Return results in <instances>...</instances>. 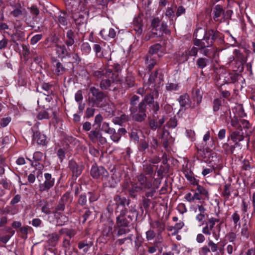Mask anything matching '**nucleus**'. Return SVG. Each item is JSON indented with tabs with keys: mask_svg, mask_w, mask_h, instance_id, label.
I'll return each instance as SVG.
<instances>
[{
	"mask_svg": "<svg viewBox=\"0 0 255 255\" xmlns=\"http://www.w3.org/2000/svg\"><path fill=\"white\" fill-rule=\"evenodd\" d=\"M42 89L47 93H43L44 95H54L53 91L52 89V85L47 83H43L41 85Z\"/></svg>",
	"mask_w": 255,
	"mask_h": 255,
	"instance_id": "a18cd8bd",
	"label": "nucleus"
},
{
	"mask_svg": "<svg viewBox=\"0 0 255 255\" xmlns=\"http://www.w3.org/2000/svg\"><path fill=\"white\" fill-rule=\"evenodd\" d=\"M206 34H207V30H206L203 28H199L196 29L194 33V36L196 38L203 39L205 41V37H206Z\"/></svg>",
	"mask_w": 255,
	"mask_h": 255,
	"instance_id": "2f4dec72",
	"label": "nucleus"
},
{
	"mask_svg": "<svg viewBox=\"0 0 255 255\" xmlns=\"http://www.w3.org/2000/svg\"><path fill=\"white\" fill-rule=\"evenodd\" d=\"M125 210H122L120 214L116 218V225L117 227H125L128 228L129 224L132 221V216L126 214Z\"/></svg>",
	"mask_w": 255,
	"mask_h": 255,
	"instance_id": "423d86ee",
	"label": "nucleus"
},
{
	"mask_svg": "<svg viewBox=\"0 0 255 255\" xmlns=\"http://www.w3.org/2000/svg\"><path fill=\"white\" fill-rule=\"evenodd\" d=\"M72 200V198L71 197L69 193L67 192L63 194L59 200L57 205L55 206V211L56 212L58 211H63L65 210L66 204L69 200L71 202Z\"/></svg>",
	"mask_w": 255,
	"mask_h": 255,
	"instance_id": "4468645a",
	"label": "nucleus"
},
{
	"mask_svg": "<svg viewBox=\"0 0 255 255\" xmlns=\"http://www.w3.org/2000/svg\"><path fill=\"white\" fill-rule=\"evenodd\" d=\"M48 243L51 246H55L59 240L60 237L56 233H52L48 235Z\"/></svg>",
	"mask_w": 255,
	"mask_h": 255,
	"instance_id": "473e14b6",
	"label": "nucleus"
},
{
	"mask_svg": "<svg viewBox=\"0 0 255 255\" xmlns=\"http://www.w3.org/2000/svg\"><path fill=\"white\" fill-rule=\"evenodd\" d=\"M208 246L210 249L211 252L214 253L215 255H219V253L217 252L219 250L220 252L222 251V248H219L218 244L215 243L210 238L208 239Z\"/></svg>",
	"mask_w": 255,
	"mask_h": 255,
	"instance_id": "cd10ccee",
	"label": "nucleus"
},
{
	"mask_svg": "<svg viewBox=\"0 0 255 255\" xmlns=\"http://www.w3.org/2000/svg\"><path fill=\"white\" fill-rule=\"evenodd\" d=\"M151 228H157L159 233H161L165 229V224L160 222L159 220H156L154 222L150 223Z\"/></svg>",
	"mask_w": 255,
	"mask_h": 255,
	"instance_id": "4c0bfd02",
	"label": "nucleus"
},
{
	"mask_svg": "<svg viewBox=\"0 0 255 255\" xmlns=\"http://www.w3.org/2000/svg\"><path fill=\"white\" fill-rule=\"evenodd\" d=\"M161 184V179H154L153 183H152V187L151 190L145 193V196L147 198L152 197L156 192V190L158 189Z\"/></svg>",
	"mask_w": 255,
	"mask_h": 255,
	"instance_id": "5701e85b",
	"label": "nucleus"
},
{
	"mask_svg": "<svg viewBox=\"0 0 255 255\" xmlns=\"http://www.w3.org/2000/svg\"><path fill=\"white\" fill-rule=\"evenodd\" d=\"M111 75H113V71L110 69H106L102 71H95L92 73V75L97 79L112 77Z\"/></svg>",
	"mask_w": 255,
	"mask_h": 255,
	"instance_id": "aec40b11",
	"label": "nucleus"
},
{
	"mask_svg": "<svg viewBox=\"0 0 255 255\" xmlns=\"http://www.w3.org/2000/svg\"><path fill=\"white\" fill-rule=\"evenodd\" d=\"M231 126L237 129L241 128V126L239 123V120L237 117H234V118H231Z\"/></svg>",
	"mask_w": 255,
	"mask_h": 255,
	"instance_id": "69168bd1",
	"label": "nucleus"
},
{
	"mask_svg": "<svg viewBox=\"0 0 255 255\" xmlns=\"http://www.w3.org/2000/svg\"><path fill=\"white\" fill-rule=\"evenodd\" d=\"M189 56L186 50L184 51H179L176 55V59L178 62L184 63L188 59Z\"/></svg>",
	"mask_w": 255,
	"mask_h": 255,
	"instance_id": "c85d7f7f",
	"label": "nucleus"
},
{
	"mask_svg": "<svg viewBox=\"0 0 255 255\" xmlns=\"http://www.w3.org/2000/svg\"><path fill=\"white\" fill-rule=\"evenodd\" d=\"M151 33L155 37H160L163 34H169L170 30L165 22H161L158 17L153 18L151 22Z\"/></svg>",
	"mask_w": 255,
	"mask_h": 255,
	"instance_id": "f257e3e1",
	"label": "nucleus"
},
{
	"mask_svg": "<svg viewBox=\"0 0 255 255\" xmlns=\"http://www.w3.org/2000/svg\"><path fill=\"white\" fill-rule=\"evenodd\" d=\"M67 39L65 43L67 46H72L75 42V34L72 30H69L66 33Z\"/></svg>",
	"mask_w": 255,
	"mask_h": 255,
	"instance_id": "c756f323",
	"label": "nucleus"
},
{
	"mask_svg": "<svg viewBox=\"0 0 255 255\" xmlns=\"http://www.w3.org/2000/svg\"><path fill=\"white\" fill-rule=\"evenodd\" d=\"M158 95V89L152 86L146 94L144 99L140 102H143L144 104H146L147 103L154 102V98H156Z\"/></svg>",
	"mask_w": 255,
	"mask_h": 255,
	"instance_id": "f3484780",
	"label": "nucleus"
},
{
	"mask_svg": "<svg viewBox=\"0 0 255 255\" xmlns=\"http://www.w3.org/2000/svg\"><path fill=\"white\" fill-rule=\"evenodd\" d=\"M161 48V45L158 43L151 46L148 50V54L147 55L152 56V55L157 53Z\"/></svg>",
	"mask_w": 255,
	"mask_h": 255,
	"instance_id": "c03bdc74",
	"label": "nucleus"
},
{
	"mask_svg": "<svg viewBox=\"0 0 255 255\" xmlns=\"http://www.w3.org/2000/svg\"><path fill=\"white\" fill-rule=\"evenodd\" d=\"M213 171L215 173H216V168L213 165H209L208 167L203 168V170L202 172V174L204 176H205Z\"/></svg>",
	"mask_w": 255,
	"mask_h": 255,
	"instance_id": "680f3d73",
	"label": "nucleus"
},
{
	"mask_svg": "<svg viewBox=\"0 0 255 255\" xmlns=\"http://www.w3.org/2000/svg\"><path fill=\"white\" fill-rule=\"evenodd\" d=\"M145 63L149 71L152 69L156 64V60L150 55H147L145 58Z\"/></svg>",
	"mask_w": 255,
	"mask_h": 255,
	"instance_id": "72a5a7b5",
	"label": "nucleus"
},
{
	"mask_svg": "<svg viewBox=\"0 0 255 255\" xmlns=\"http://www.w3.org/2000/svg\"><path fill=\"white\" fill-rule=\"evenodd\" d=\"M231 219L233 221L234 224L235 226H237L238 225L240 226V216L237 211H236L231 216Z\"/></svg>",
	"mask_w": 255,
	"mask_h": 255,
	"instance_id": "052dcab7",
	"label": "nucleus"
},
{
	"mask_svg": "<svg viewBox=\"0 0 255 255\" xmlns=\"http://www.w3.org/2000/svg\"><path fill=\"white\" fill-rule=\"evenodd\" d=\"M137 147L140 152L145 153L146 150L149 147L148 141L145 139H140Z\"/></svg>",
	"mask_w": 255,
	"mask_h": 255,
	"instance_id": "f704fd0d",
	"label": "nucleus"
},
{
	"mask_svg": "<svg viewBox=\"0 0 255 255\" xmlns=\"http://www.w3.org/2000/svg\"><path fill=\"white\" fill-rule=\"evenodd\" d=\"M130 116L132 119L137 122H142L146 119V104L143 102H140L136 108L130 109Z\"/></svg>",
	"mask_w": 255,
	"mask_h": 255,
	"instance_id": "f03ea898",
	"label": "nucleus"
},
{
	"mask_svg": "<svg viewBox=\"0 0 255 255\" xmlns=\"http://www.w3.org/2000/svg\"><path fill=\"white\" fill-rule=\"evenodd\" d=\"M68 167L72 172L73 176H75L76 178L81 174L83 169L82 165H78L73 160H71L69 161Z\"/></svg>",
	"mask_w": 255,
	"mask_h": 255,
	"instance_id": "a211bd4d",
	"label": "nucleus"
},
{
	"mask_svg": "<svg viewBox=\"0 0 255 255\" xmlns=\"http://www.w3.org/2000/svg\"><path fill=\"white\" fill-rule=\"evenodd\" d=\"M48 111L49 110L44 109V111L39 112L37 116V119L39 120H42L43 119H48L50 118L51 116H50Z\"/></svg>",
	"mask_w": 255,
	"mask_h": 255,
	"instance_id": "de8ad7c7",
	"label": "nucleus"
},
{
	"mask_svg": "<svg viewBox=\"0 0 255 255\" xmlns=\"http://www.w3.org/2000/svg\"><path fill=\"white\" fill-rule=\"evenodd\" d=\"M139 101V97L135 95H133L131 96V97L129 99V111H130V109L131 108H136L137 107L136 106V105Z\"/></svg>",
	"mask_w": 255,
	"mask_h": 255,
	"instance_id": "37998d69",
	"label": "nucleus"
},
{
	"mask_svg": "<svg viewBox=\"0 0 255 255\" xmlns=\"http://www.w3.org/2000/svg\"><path fill=\"white\" fill-rule=\"evenodd\" d=\"M201 53L208 58H214L217 53V48L213 47L212 45H208L207 43L205 44V47L201 48Z\"/></svg>",
	"mask_w": 255,
	"mask_h": 255,
	"instance_id": "dca6fc26",
	"label": "nucleus"
},
{
	"mask_svg": "<svg viewBox=\"0 0 255 255\" xmlns=\"http://www.w3.org/2000/svg\"><path fill=\"white\" fill-rule=\"evenodd\" d=\"M192 99L193 101L190 102V107L191 110L195 109L197 114L200 112L199 107L202 100V94L199 89H196L192 91Z\"/></svg>",
	"mask_w": 255,
	"mask_h": 255,
	"instance_id": "20e7f679",
	"label": "nucleus"
},
{
	"mask_svg": "<svg viewBox=\"0 0 255 255\" xmlns=\"http://www.w3.org/2000/svg\"><path fill=\"white\" fill-rule=\"evenodd\" d=\"M102 182L104 186L111 188L115 187L117 184L116 181L111 179V177L109 176L108 173H107V175H106L105 180L103 179Z\"/></svg>",
	"mask_w": 255,
	"mask_h": 255,
	"instance_id": "c9c22d12",
	"label": "nucleus"
},
{
	"mask_svg": "<svg viewBox=\"0 0 255 255\" xmlns=\"http://www.w3.org/2000/svg\"><path fill=\"white\" fill-rule=\"evenodd\" d=\"M142 189L141 188L140 185L138 186L136 183H132L131 184V187L129 190V192L130 195H132L135 192H138L141 191Z\"/></svg>",
	"mask_w": 255,
	"mask_h": 255,
	"instance_id": "338daca9",
	"label": "nucleus"
},
{
	"mask_svg": "<svg viewBox=\"0 0 255 255\" xmlns=\"http://www.w3.org/2000/svg\"><path fill=\"white\" fill-rule=\"evenodd\" d=\"M113 227L112 225L108 224H105L102 232L101 238L104 239L105 242L109 241L111 237L113 236Z\"/></svg>",
	"mask_w": 255,
	"mask_h": 255,
	"instance_id": "412c9836",
	"label": "nucleus"
},
{
	"mask_svg": "<svg viewBox=\"0 0 255 255\" xmlns=\"http://www.w3.org/2000/svg\"><path fill=\"white\" fill-rule=\"evenodd\" d=\"M222 101L221 98H217L213 101V109L214 112H217L219 110L222 104Z\"/></svg>",
	"mask_w": 255,
	"mask_h": 255,
	"instance_id": "864d4df0",
	"label": "nucleus"
},
{
	"mask_svg": "<svg viewBox=\"0 0 255 255\" xmlns=\"http://www.w3.org/2000/svg\"><path fill=\"white\" fill-rule=\"evenodd\" d=\"M149 143V147H150V149L155 150L158 146V142L157 139L154 137H152L151 139L148 140Z\"/></svg>",
	"mask_w": 255,
	"mask_h": 255,
	"instance_id": "5fc2aeb1",
	"label": "nucleus"
},
{
	"mask_svg": "<svg viewBox=\"0 0 255 255\" xmlns=\"http://www.w3.org/2000/svg\"><path fill=\"white\" fill-rule=\"evenodd\" d=\"M129 117L128 115L125 114L121 115L120 117H115L113 119V122L116 124L121 126H123L124 123L128 121Z\"/></svg>",
	"mask_w": 255,
	"mask_h": 255,
	"instance_id": "a878e982",
	"label": "nucleus"
},
{
	"mask_svg": "<svg viewBox=\"0 0 255 255\" xmlns=\"http://www.w3.org/2000/svg\"><path fill=\"white\" fill-rule=\"evenodd\" d=\"M71 243L70 239L64 238L62 242V247L64 249V251L66 252L70 249Z\"/></svg>",
	"mask_w": 255,
	"mask_h": 255,
	"instance_id": "774afa93",
	"label": "nucleus"
},
{
	"mask_svg": "<svg viewBox=\"0 0 255 255\" xmlns=\"http://www.w3.org/2000/svg\"><path fill=\"white\" fill-rule=\"evenodd\" d=\"M179 87L177 83H167L166 84L165 89L168 91H177Z\"/></svg>",
	"mask_w": 255,
	"mask_h": 255,
	"instance_id": "3c124183",
	"label": "nucleus"
},
{
	"mask_svg": "<svg viewBox=\"0 0 255 255\" xmlns=\"http://www.w3.org/2000/svg\"><path fill=\"white\" fill-rule=\"evenodd\" d=\"M216 40H222V34L218 31L213 29L207 30V34L205 37V42L208 45H213L214 42Z\"/></svg>",
	"mask_w": 255,
	"mask_h": 255,
	"instance_id": "1a4fd4ad",
	"label": "nucleus"
},
{
	"mask_svg": "<svg viewBox=\"0 0 255 255\" xmlns=\"http://www.w3.org/2000/svg\"><path fill=\"white\" fill-rule=\"evenodd\" d=\"M208 216L207 214H197L196 216V220L200 224V226L203 225L206 222V218Z\"/></svg>",
	"mask_w": 255,
	"mask_h": 255,
	"instance_id": "09e8293b",
	"label": "nucleus"
},
{
	"mask_svg": "<svg viewBox=\"0 0 255 255\" xmlns=\"http://www.w3.org/2000/svg\"><path fill=\"white\" fill-rule=\"evenodd\" d=\"M137 180L140 185L142 190L147 192V190H151L152 187V181L148 179L144 173H140L137 176Z\"/></svg>",
	"mask_w": 255,
	"mask_h": 255,
	"instance_id": "f8f14e48",
	"label": "nucleus"
},
{
	"mask_svg": "<svg viewBox=\"0 0 255 255\" xmlns=\"http://www.w3.org/2000/svg\"><path fill=\"white\" fill-rule=\"evenodd\" d=\"M197 188L196 190L201 195H203L207 198H209V193L208 191L202 186H201L197 183L196 185Z\"/></svg>",
	"mask_w": 255,
	"mask_h": 255,
	"instance_id": "6e6d98bb",
	"label": "nucleus"
},
{
	"mask_svg": "<svg viewBox=\"0 0 255 255\" xmlns=\"http://www.w3.org/2000/svg\"><path fill=\"white\" fill-rule=\"evenodd\" d=\"M44 177L45 179L44 182L39 185V191L40 192L48 191L54 185L55 179L52 177L51 174L48 173H44Z\"/></svg>",
	"mask_w": 255,
	"mask_h": 255,
	"instance_id": "0eeeda50",
	"label": "nucleus"
},
{
	"mask_svg": "<svg viewBox=\"0 0 255 255\" xmlns=\"http://www.w3.org/2000/svg\"><path fill=\"white\" fill-rule=\"evenodd\" d=\"M179 102L182 107L186 108L187 106L190 107V102H189V96L186 94L180 96Z\"/></svg>",
	"mask_w": 255,
	"mask_h": 255,
	"instance_id": "e433bc0d",
	"label": "nucleus"
},
{
	"mask_svg": "<svg viewBox=\"0 0 255 255\" xmlns=\"http://www.w3.org/2000/svg\"><path fill=\"white\" fill-rule=\"evenodd\" d=\"M148 105L150 108V110L153 112V117L155 118V115L157 114V112L159 110V104L157 102H152L151 103H149L146 104V105Z\"/></svg>",
	"mask_w": 255,
	"mask_h": 255,
	"instance_id": "49530a36",
	"label": "nucleus"
},
{
	"mask_svg": "<svg viewBox=\"0 0 255 255\" xmlns=\"http://www.w3.org/2000/svg\"><path fill=\"white\" fill-rule=\"evenodd\" d=\"M112 77L106 78L101 80L100 83V87L101 90H111L110 88L114 86L116 81H120L119 79L117 80L118 74H116L113 72L111 75Z\"/></svg>",
	"mask_w": 255,
	"mask_h": 255,
	"instance_id": "9d476101",
	"label": "nucleus"
},
{
	"mask_svg": "<svg viewBox=\"0 0 255 255\" xmlns=\"http://www.w3.org/2000/svg\"><path fill=\"white\" fill-rule=\"evenodd\" d=\"M117 230H115V235L118 238L130 232L129 229L127 227H117Z\"/></svg>",
	"mask_w": 255,
	"mask_h": 255,
	"instance_id": "ea45409f",
	"label": "nucleus"
},
{
	"mask_svg": "<svg viewBox=\"0 0 255 255\" xmlns=\"http://www.w3.org/2000/svg\"><path fill=\"white\" fill-rule=\"evenodd\" d=\"M90 92L92 94L90 98L91 102L97 107H102V103L106 97V94L95 87H90Z\"/></svg>",
	"mask_w": 255,
	"mask_h": 255,
	"instance_id": "7ed1b4c3",
	"label": "nucleus"
},
{
	"mask_svg": "<svg viewBox=\"0 0 255 255\" xmlns=\"http://www.w3.org/2000/svg\"><path fill=\"white\" fill-rule=\"evenodd\" d=\"M177 125V120L175 117L171 118L167 122L165 126H167L169 128H175Z\"/></svg>",
	"mask_w": 255,
	"mask_h": 255,
	"instance_id": "bf43d9fd",
	"label": "nucleus"
},
{
	"mask_svg": "<svg viewBox=\"0 0 255 255\" xmlns=\"http://www.w3.org/2000/svg\"><path fill=\"white\" fill-rule=\"evenodd\" d=\"M115 201H116V204H117L118 207L120 205L124 206L126 202V199L124 197L122 198L119 195H116L115 196Z\"/></svg>",
	"mask_w": 255,
	"mask_h": 255,
	"instance_id": "0e129e2a",
	"label": "nucleus"
},
{
	"mask_svg": "<svg viewBox=\"0 0 255 255\" xmlns=\"http://www.w3.org/2000/svg\"><path fill=\"white\" fill-rule=\"evenodd\" d=\"M150 87L148 85V84H146L144 85V86L142 88H139L137 90V93L143 96L144 95H146Z\"/></svg>",
	"mask_w": 255,
	"mask_h": 255,
	"instance_id": "e2e57ef3",
	"label": "nucleus"
},
{
	"mask_svg": "<svg viewBox=\"0 0 255 255\" xmlns=\"http://www.w3.org/2000/svg\"><path fill=\"white\" fill-rule=\"evenodd\" d=\"M251 133V130H246L244 132L243 128H239L235 131H231L230 137L233 141H241L243 140L245 137L250 136Z\"/></svg>",
	"mask_w": 255,
	"mask_h": 255,
	"instance_id": "9b49d317",
	"label": "nucleus"
},
{
	"mask_svg": "<svg viewBox=\"0 0 255 255\" xmlns=\"http://www.w3.org/2000/svg\"><path fill=\"white\" fill-rule=\"evenodd\" d=\"M142 20L140 16L135 17L133 20V29L137 34H140L142 31Z\"/></svg>",
	"mask_w": 255,
	"mask_h": 255,
	"instance_id": "4be33fe9",
	"label": "nucleus"
},
{
	"mask_svg": "<svg viewBox=\"0 0 255 255\" xmlns=\"http://www.w3.org/2000/svg\"><path fill=\"white\" fill-rule=\"evenodd\" d=\"M250 226L245 223L243 225L241 229V235L246 238H248L250 235L249 228Z\"/></svg>",
	"mask_w": 255,
	"mask_h": 255,
	"instance_id": "603ef678",
	"label": "nucleus"
},
{
	"mask_svg": "<svg viewBox=\"0 0 255 255\" xmlns=\"http://www.w3.org/2000/svg\"><path fill=\"white\" fill-rule=\"evenodd\" d=\"M37 127L34 126L32 128L33 132V140L36 141L37 144L44 145L46 144V136L41 134L37 129Z\"/></svg>",
	"mask_w": 255,
	"mask_h": 255,
	"instance_id": "2eb2a0df",
	"label": "nucleus"
},
{
	"mask_svg": "<svg viewBox=\"0 0 255 255\" xmlns=\"http://www.w3.org/2000/svg\"><path fill=\"white\" fill-rule=\"evenodd\" d=\"M183 173L186 179L190 182V183L193 185H197L198 181L194 177L193 173L188 169H183Z\"/></svg>",
	"mask_w": 255,
	"mask_h": 255,
	"instance_id": "393cba45",
	"label": "nucleus"
},
{
	"mask_svg": "<svg viewBox=\"0 0 255 255\" xmlns=\"http://www.w3.org/2000/svg\"><path fill=\"white\" fill-rule=\"evenodd\" d=\"M163 81V77L162 74L159 73L158 71H156L150 75L147 84H148L150 87L153 86L154 88L155 87L156 89H158L160 87Z\"/></svg>",
	"mask_w": 255,
	"mask_h": 255,
	"instance_id": "6e6552de",
	"label": "nucleus"
},
{
	"mask_svg": "<svg viewBox=\"0 0 255 255\" xmlns=\"http://www.w3.org/2000/svg\"><path fill=\"white\" fill-rule=\"evenodd\" d=\"M37 103L39 107H42V108L44 109H46V110H49V111H51L52 114H51V116H50L51 117L53 116V119L55 120L57 119L58 113L55 108H50V106H48V105H43V106L39 104V101H37Z\"/></svg>",
	"mask_w": 255,
	"mask_h": 255,
	"instance_id": "79ce46f5",
	"label": "nucleus"
},
{
	"mask_svg": "<svg viewBox=\"0 0 255 255\" xmlns=\"http://www.w3.org/2000/svg\"><path fill=\"white\" fill-rule=\"evenodd\" d=\"M87 202V198L85 194H81L78 200V205L81 206H85L86 205Z\"/></svg>",
	"mask_w": 255,
	"mask_h": 255,
	"instance_id": "13d9d810",
	"label": "nucleus"
},
{
	"mask_svg": "<svg viewBox=\"0 0 255 255\" xmlns=\"http://www.w3.org/2000/svg\"><path fill=\"white\" fill-rule=\"evenodd\" d=\"M107 173V170L102 166H98L96 164L92 166L90 174L94 179H100L102 181L103 179L105 180Z\"/></svg>",
	"mask_w": 255,
	"mask_h": 255,
	"instance_id": "39448f33",
	"label": "nucleus"
},
{
	"mask_svg": "<svg viewBox=\"0 0 255 255\" xmlns=\"http://www.w3.org/2000/svg\"><path fill=\"white\" fill-rule=\"evenodd\" d=\"M55 50L58 55V57L60 58L65 57L68 53L66 47L64 45H56Z\"/></svg>",
	"mask_w": 255,
	"mask_h": 255,
	"instance_id": "7c9ffc66",
	"label": "nucleus"
},
{
	"mask_svg": "<svg viewBox=\"0 0 255 255\" xmlns=\"http://www.w3.org/2000/svg\"><path fill=\"white\" fill-rule=\"evenodd\" d=\"M93 243L91 241L87 242L86 240L80 241L78 244V248L79 250H82L83 252L86 253L90 248L93 246Z\"/></svg>",
	"mask_w": 255,
	"mask_h": 255,
	"instance_id": "bb28decb",
	"label": "nucleus"
},
{
	"mask_svg": "<svg viewBox=\"0 0 255 255\" xmlns=\"http://www.w3.org/2000/svg\"><path fill=\"white\" fill-rule=\"evenodd\" d=\"M52 62L55 63L54 65L55 67V74L56 75H62L66 70V69L63 65V64L56 59H52Z\"/></svg>",
	"mask_w": 255,
	"mask_h": 255,
	"instance_id": "b1692460",
	"label": "nucleus"
},
{
	"mask_svg": "<svg viewBox=\"0 0 255 255\" xmlns=\"http://www.w3.org/2000/svg\"><path fill=\"white\" fill-rule=\"evenodd\" d=\"M214 16L213 19L219 22H222L224 21L223 16L224 15V10L222 6L220 5H216L213 10Z\"/></svg>",
	"mask_w": 255,
	"mask_h": 255,
	"instance_id": "6ab92c4d",
	"label": "nucleus"
},
{
	"mask_svg": "<svg viewBox=\"0 0 255 255\" xmlns=\"http://www.w3.org/2000/svg\"><path fill=\"white\" fill-rule=\"evenodd\" d=\"M209 63V60L206 58L200 57L196 61V65L198 68L203 69Z\"/></svg>",
	"mask_w": 255,
	"mask_h": 255,
	"instance_id": "58836bf2",
	"label": "nucleus"
},
{
	"mask_svg": "<svg viewBox=\"0 0 255 255\" xmlns=\"http://www.w3.org/2000/svg\"><path fill=\"white\" fill-rule=\"evenodd\" d=\"M143 172L146 175H151L153 172V165L147 162L143 164Z\"/></svg>",
	"mask_w": 255,
	"mask_h": 255,
	"instance_id": "a19ab883",
	"label": "nucleus"
},
{
	"mask_svg": "<svg viewBox=\"0 0 255 255\" xmlns=\"http://www.w3.org/2000/svg\"><path fill=\"white\" fill-rule=\"evenodd\" d=\"M114 128H111L109 123L104 122L102 124V129L107 133L111 134L114 132Z\"/></svg>",
	"mask_w": 255,
	"mask_h": 255,
	"instance_id": "4d7b16f0",
	"label": "nucleus"
},
{
	"mask_svg": "<svg viewBox=\"0 0 255 255\" xmlns=\"http://www.w3.org/2000/svg\"><path fill=\"white\" fill-rule=\"evenodd\" d=\"M126 84L128 88H130L134 86V77L131 74H128L126 77Z\"/></svg>",
	"mask_w": 255,
	"mask_h": 255,
	"instance_id": "8fccbe9b",
	"label": "nucleus"
},
{
	"mask_svg": "<svg viewBox=\"0 0 255 255\" xmlns=\"http://www.w3.org/2000/svg\"><path fill=\"white\" fill-rule=\"evenodd\" d=\"M88 136L92 142L99 141L102 144L107 142L106 138L103 136L102 133L98 130H93L90 131Z\"/></svg>",
	"mask_w": 255,
	"mask_h": 255,
	"instance_id": "ddd939ff",
	"label": "nucleus"
}]
</instances>
